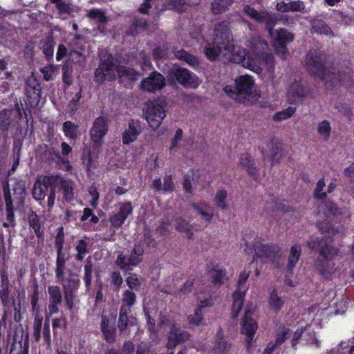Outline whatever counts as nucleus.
<instances>
[{
  "mask_svg": "<svg viewBox=\"0 0 354 354\" xmlns=\"http://www.w3.org/2000/svg\"><path fill=\"white\" fill-rule=\"evenodd\" d=\"M306 245L312 250L319 249V257L315 261V267L322 276L328 278L335 270V264L331 261L337 254L338 250L319 237H311Z\"/></svg>",
  "mask_w": 354,
  "mask_h": 354,
  "instance_id": "1",
  "label": "nucleus"
},
{
  "mask_svg": "<svg viewBox=\"0 0 354 354\" xmlns=\"http://www.w3.org/2000/svg\"><path fill=\"white\" fill-rule=\"evenodd\" d=\"M223 89L229 97L241 103H253L259 97L254 80L249 75L239 77L234 86H226Z\"/></svg>",
  "mask_w": 354,
  "mask_h": 354,
  "instance_id": "2",
  "label": "nucleus"
},
{
  "mask_svg": "<svg viewBox=\"0 0 354 354\" xmlns=\"http://www.w3.org/2000/svg\"><path fill=\"white\" fill-rule=\"evenodd\" d=\"M59 177L46 176L42 180H37L32 188V196L36 201H42L48 196L47 205L50 211L55 203V186L59 183Z\"/></svg>",
  "mask_w": 354,
  "mask_h": 354,
  "instance_id": "3",
  "label": "nucleus"
},
{
  "mask_svg": "<svg viewBox=\"0 0 354 354\" xmlns=\"http://www.w3.org/2000/svg\"><path fill=\"white\" fill-rule=\"evenodd\" d=\"M119 69L120 66L111 55H104L95 71V82L102 84L106 80H114L118 75Z\"/></svg>",
  "mask_w": 354,
  "mask_h": 354,
  "instance_id": "4",
  "label": "nucleus"
},
{
  "mask_svg": "<svg viewBox=\"0 0 354 354\" xmlns=\"http://www.w3.org/2000/svg\"><path fill=\"white\" fill-rule=\"evenodd\" d=\"M207 57L212 61L216 60L219 56L223 57L225 59L231 62L240 64L243 62L245 59V51L239 48L236 52L230 50L229 57L225 55L224 48L222 45L215 44L214 41L207 44L204 48Z\"/></svg>",
  "mask_w": 354,
  "mask_h": 354,
  "instance_id": "5",
  "label": "nucleus"
},
{
  "mask_svg": "<svg viewBox=\"0 0 354 354\" xmlns=\"http://www.w3.org/2000/svg\"><path fill=\"white\" fill-rule=\"evenodd\" d=\"M228 26L227 21H222L217 24L214 28L213 41L215 44L223 46L225 55L229 57L230 50H237L232 42V35Z\"/></svg>",
  "mask_w": 354,
  "mask_h": 354,
  "instance_id": "6",
  "label": "nucleus"
},
{
  "mask_svg": "<svg viewBox=\"0 0 354 354\" xmlns=\"http://www.w3.org/2000/svg\"><path fill=\"white\" fill-rule=\"evenodd\" d=\"M143 254V247L141 245H136L129 255L120 254L117 257L115 263L121 270L131 271L133 269V267L142 261Z\"/></svg>",
  "mask_w": 354,
  "mask_h": 354,
  "instance_id": "7",
  "label": "nucleus"
},
{
  "mask_svg": "<svg viewBox=\"0 0 354 354\" xmlns=\"http://www.w3.org/2000/svg\"><path fill=\"white\" fill-rule=\"evenodd\" d=\"M255 255L252 261L255 258H259L263 262L272 261L274 262L279 259L281 255V249L274 244H262L257 242L254 245Z\"/></svg>",
  "mask_w": 354,
  "mask_h": 354,
  "instance_id": "8",
  "label": "nucleus"
},
{
  "mask_svg": "<svg viewBox=\"0 0 354 354\" xmlns=\"http://www.w3.org/2000/svg\"><path fill=\"white\" fill-rule=\"evenodd\" d=\"M164 102L153 101L149 103L145 111V118L153 129H156L165 117Z\"/></svg>",
  "mask_w": 354,
  "mask_h": 354,
  "instance_id": "9",
  "label": "nucleus"
},
{
  "mask_svg": "<svg viewBox=\"0 0 354 354\" xmlns=\"http://www.w3.org/2000/svg\"><path fill=\"white\" fill-rule=\"evenodd\" d=\"M243 12L256 22L264 24L266 30L268 27L274 26L279 21L277 14L266 10L258 11L249 5L244 6Z\"/></svg>",
  "mask_w": 354,
  "mask_h": 354,
  "instance_id": "10",
  "label": "nucleus"
},
{
  "mask_svg": "<svg viewBox=\"0 0 354 354\" xmlns=\"http://www.w3.org/2000/svg\"><path fill=\"white\" fill-rule=\"evenodd\" d=\"M306 66L311 75L321 78L325 72L324 56L315 50L310 51L306 56Z\"/></svg>",
  "mask_w": 354,
  "mask_h": 354,
  "instance_id": "11",
  "label": "nucleus"
},
{
  "mask_svg": "<svg viewBox=\"0 0 354 354\" xmlns=\"http://www.w3.org/2000/svg\"><path fill=\"white\" fill-rule=\"evenodd\" d=\"M321 79L324 80L328 88H332L351 82L353 75L349 73H342L339 68H334L324 72Z\"/></svg>",
  "mask_w": 354,
  "mask_h": 354,
  "instance_id": "12",
  "label": "nucleus"
},
{
  "mask_svg": "<svg viewBox=\"0 0 354 354\" xmlns=\"http://www.w3.org/2000/svg\"><path fill=\"white\" fill-rule=\"evenodd\" d=\"M108 131L107 120L103 117L96 118L90 130L91 139L93 142V149H97L103 144V138Z\"/></svg>",
  "mask_w": 354,
  "mask_h": 354,
  "instance_id": "13",
  "label": "nucleus"
},
{
  "mask_svg": "<svg viewBox=\"0 0 354 354\" xmlns=\"http://www.w3.org/2000/svg\"><path fill=\"white\" fill-rule=\"evenodd\" d=\"M169 75L183 86L196 88L199 85L197 77L185 68H173Z\"/></svg>",
  "mask_w": 354,
  "mask_h": 354,
  "instance_id": "14",
  "label": "nucleus"
},
{
  "mask_svg": "<svg viewBox=\"0 0 354 354\" xmlns=\"http://www.w3.org/2000/svg\"><path fill=\"white\" fill-rule=\"evenodd\" d=\"M252 315L253 310L250 308L246 309L241 328L242 333L246 335L245 342L248 349H249L252 346V341L258 328L257 323L252 318Z\"/></svg>",
  "mask_w": 354,
  "mask_h": 354,
  "instance_id": "15",
  "label": "nucleus"
},
{
  "mask_svg": "<svg viewBox=\"0 0 354 354\" xmlns=\"http://www.w3.org/2000/svg\"><path fill=\"white\" fill-rule=\"evenodd\" d=\"M169 325L167 348L168 350H173L178 344L187 341L189 338V334L174 322L169 323Z\"/></svg>",
  "mask_w": 354,
  "mask_h": 354,
  "instance_id": "16",
  "label": "nucleus"
},
{
  "mask_svg": "<svg viewBox=\"0 0 354 354\" xmlns=\"http://www.w3.org/2000/svg\"><path fill=\"white\" fill-rule=\"evenodd\" d=\"M166 85L165 79L157 71L151 72L149 77L143 79L141 89L147 92H156L162 89Z\"/></svg>",
  "mask_w": 354,
  "mask_h": 354,
  "instance_id": "17",
  "label": "nucleus"
},
{
  "mask_svg": "<svg viewBox=\"0 0 354 354\" xmlns=\"http://www.w3.org/2000/svg\"><path fill=\"white\" fill-rule=\"evenodd\" d=\"M310 89L298 82H293L288 90V97L291 103L297 104L300 102L303 98L308 96Z\"/></svg>",
  "mask_w": 354,
  "mask_h": 354,
  "instance_id": "18",
  "label": "nucleus"
},
{
  "mask_svg": "<svg viewBox=\"0 0 354 354\" xmlns=\"http://www.w3.org/2000/svg\"><path fill=\"white\" fill-rule=\"evenodd\" d=\"M26 93L30 104L37 105L41 98V86L35 77H30L26 80Z\"/></svg>",
  "mask_w": 354,
  "mask_h": 354,
  "instance_id": "19",
  "label": "nucleus"
},
{
  "mask_svg": "<svg viewBox=\"0 0 354 354\" xmlns=\"http://www.w3.org/2000/svg\"><path fill=\"white\" fill-rule=\"evenodd\" d=\"M13 197L12 198L15 208L22 211L24 206V200L26 196L25 182L19 180L16 182L12 188Z\"/></svg>",
  "mask_w": 354,
  "mask_h": 354,
  "instance_id": "20",
  "label": "nucleus"
},
{
  "mask_svg": "<svg viewBox=\"0 0 354 354\" xmlns=\"http://www.w3.org/2000/svg\"><path fill=\"white\" fill-rule=\"evenodd\" d=\"M131 212L132 206L130 203L122 204L118 213L113 214L109 218L111 226L113 227H120Z\"/></svg>",
  "mask_w": 354,
  "mask_h": 354,
  "instance_id": "21",
  "label": "nucleus"
},
{
  "mask_svg": "<svg viewBox=\"0 0 354 354\" xmlns=\"http://www.w3.org/2000/svg\"><path fill=\"white\" fill-rule=\"evenodd\" d=\"M274 26H270L267 28L270 37L274 40V44H286L293 40V35L284 28L274 30Z\"/></svg>",
  "mask_w": 354,
  "mask_h": 354,
  "instance_id": "22",
  "label": "nucleus"
},
{
  "mask_svg": "<svg viewBox=\"0 0 354 354\" xmlns=\"http://www.w3.org/2000/svg\"><path fill=\"white\" fill-rule=\"evenodd\" d=\"M140 133L141 127L140 123L138 121L131 120L129 123L128 129L122 133L123 143L128 145L133 142Z\"/></svg>",
  "mask_w": 354,
  "mask_h": 354,
  "instance_id": "23",
  "label": "nucleus"
},
{
  "mask_svg": "<svg viewBox=\"0 0 354 354\" xmlns=\"http://www.w3.org/2000/svg\"><path fill=\"white\" fill-rule=\"evenodd\" d=\"M317 227L321 234L326 239H329L337 234L343 232L344 227L342 225L335 226L327 221L317 223Z\"/></svg>",
  "mask_w": 354,
  "mask_h": 354,
  "instance_id": "24",
  "label": "nucleus"
},
{
  "mask_svg": "<svg viewBox=\"0 0 354 354\" xmlns=\"http://www.w3.org/2000/svg\"><path fill=\"white\" fill-rule=\"evenodd\" d=\"M231 348V344L224 337L221 329L217 333L214 346V354H227Z\"/></svg>",
  "mask_w": 354,
  "mask_h": 354,
  "instance_id": "25",
  "label": "nucleus"
},
{
  "mask_svg": "<svg viewBox=\"0 0 354 354\" xmlns=\"http://www.w3.org/2000/svg\"><path fill=\"white\" fill-rule=\"evenodd\" d=\"M1 288L0 290V299L1 303L4 307H8L10 304L9 295V280L8 277V274L5 270H1Z\"/></svg>",
  "mask_w": 354,
  "mask_h": 354,
  "instance_id": "26",
  "label": "nucleus"
},
{
  "mask_svg": "<svg viewBox=\"0 0 354 354\" xmlns=\"http://www.w3.org/2000/svg\"><path fill=\"white\" fill-rule=\"evenodd\" d=\"M3 189L6 207V212H7L6 221H10L11 223H15L14 211L15 210L17 211L18 209H17L14 207L12 200V196H11L10 192L9 189V185L8 183H4Z\"/></svg>",
  "mask_w": 354,
  "mask_h": 354,
  "instance_id": "27",
  "label": "nucleus"
},
{
  "mask_svg": "<svg viewBox=\"0 0 354 354\" xmlns=\"http://www.w3.org/2000/svg\"><path fill=\"white\" fill-rule=\"evenodd\" d=\"M100 327L106 341L109 343L114 342L116 337V329L113 326L109 324V319L106 316H102Z\"/></svg>",
  "mask_w": 354,
  "mask_h": 354,
  "instance_id": "28",
  "label": "nucleus"
},
{
  "mask_svg": "<svg viewBox=\"0 0 354 354\" xmlns=\"http://www.w3.org/2000/svg\"><path fill=\"white\" fill-rule=\"evenodd\" d=\"M248 46L257 55H263L266 53L268 46L266 41L260 37L252 38L248 41Z\"/></svg>",
  "mask_w": 354,
  "mask_h": 354,
  "instance_id": "29",
  "label": "nucleus"
},
{
  "mask_svg": "<svg viewBox=\"0 0 354 354\" xmlns=\"http://www.w3.org/2000/svg\"><path fill=\"white\" fill-rule=\"evenodd\" d=\"M239 165L247 170L248 174L252 177L257 175V169L254 166V160L251 159L249 153H242L239 158Z\"/></svg>",
  "mask_w": 354,
  "mask_h": 354,
  "instance_id": "30",
  "label": "nucleus"
},
{
  "mask_svg": "<svg viewBox=\"0 0 354 354\" xmlns=\"http://www.w3.org/2000/svg\"><path fill=\"white\" fill-rule=\"evenodd\" d=\"M310 30L312 32L334 37L330 28L323 20L319 19H314L311 21Z\"/></svg>",
  "mask_w": 354,
  "mask_h": 354,
  "instance_id": "31",
  "label": "nucleus"
},
{
  "mask_svg": "<svg viewBox=\"0 0 354 354\" xmlns=\"http://www.w3.org/2000/svg\"><path fill=\"white\" fill-rule=\"evenodd\" d=\"M60 185V191L63 194V200L66 202H71L74 197L73 188L72 183L69 180L63 179L59 177V183Z\"/></svg>",
  "mask_w": 354,
  "mask_h": 354,
  "instance_id": "32",
  "label": "nucleus"
},
{
  "mask_svg": "<svg viewBox=\"0 0 354 354\" xmlns=\"http://www.w3.org/2000/svg\"><path fill=\"white\" fill-rule=\"evenodd\" d=\"M319 214L322 213L327 218L335 217L341 214V210L331 201H326L319 206Z\"/></svg>",
  "mask_w": 354,
  "mask_h": 354,
  "instance_id": "33",
  "label": "nucleus"
},
{
  "mask_svg": "<svg viewBox=\"0 0 354 354\" xmlns=\"http://www.w3.org/2000/svg\"><path fill=\"white\" fill-rule=\"evenodd\" d=\"M66 259L63 251H57L56 259V277L59 280H63L64 276V270L66 269Z\"/></svg>",
  "mask_w": 354,
  "mask_h": 354,
  "instance_id": "34",
  "label": "nucleus"
},
{
  "mask_svg": "<svg viewBox=\"0 0 354 354\" xmlns=\"http://www.w3.org/2000/svg\"><path fill=\"white\" fill-rule=\"evenodd\" d=\"M174 54L177 59L185 61L190 66H196L198 65V61L197 58L195 56L188 53L183 49L178 50L174 48Z\"/></svg>",
  "mask_w": 354,
  "mask_h": 354,
  "instance_id": "35",
  "label": "nucleus"
},
{
  "mask_svg": "<svg viewBox=\"0 0 354 354\" xmlns=\"http://www.w3.org/2000/svg\"><path fill=\"white\" fill-rule=\"evenodd\" d=\"M174 54L177 59L185 61L190 66H196L198 65V61L197 58L195 56L188 53L183 49L178 50L174 48Z\"/></svg>",
  "mask_w": 354,
  "mask_h": 354,
  "instance_id": "36",
  "label": "nucleus"
},
{
  "mask_svg": "<svg viewBox=\"0 0 354 354\" xmlns=\"http://www.w3.org/2000/svg\"><path fill=\"white\" fill-rule=\"evenodd\" d=\"M234 301L232 306V316L234 318L238 317L239 312L241 311L243 301H244V294L240 291H236L233 295Z\"/></svg>",
  "mask_w": 354,
  "mask_h": 354,
  "instance_id": "37",
  "label": "nucleus"
},
{
  "mask_svg": "<svg viewBox=\"0 0 354 354\" xmlns=\"http://www.w3.org/2000/svg\"><path fill=\"white\" fill-rule=\"evenodd\" d=\"M93 268V264L92 263V257L89 256L86 259L84 265V274L83 280L85 283L87 290H89L91 288Z\"/></svg>",
  "mask_w": 354,
  "mask_h": 354,
  "instance_id": "38",
  "label": "nucleus"
},
{
  "mask_svg": "<svg viewBox=\"0 0 354 354\" xmlns=\"http://www.w3.org/2000/svg\"><path fill=\"white\" fill-rule=\"evenodd\" d=\"M301 253V246L299 245H294L292 246L288 258V270H292L297 263Z\"/></svg>",
  "mask_w": 354,
  "mask_h": 354,
  "instance_id": "39",
  "label": "nucleus"
},
{
  "mask_svg": "<svg viewBox=\"0 0 354 354\" xmlns=\"http://www.w3.org/2000/svg\"><path fill=\"white\" fill-rule=\"evenodd\" d=\"M234 0H213L212 11L214 15L225 12Z\"/></svg>",
  "mask_w": 354,
  "mask_h": 354,
  "instance_id": "40",
  "label": "nucleus"
},
{
  "mask_svg": "<svg viewBox=\"0 0 354 354\" xmlns=\"http://www.w3.org/2000/svg\"><path fill=\"white\" fill-rule=\"evenodd\" d=\"M131 310L126 308L124 306H120L119 318L118 322V328L121 333H123L127 329L129 322V314L131 313Z\"/></svg>",
  "mask_w": 354,
  "mask_h": 354,
  "instance_id": "41",
  "label": "nucleus"
},
{
  "mask_svg": "<svg viewBox=\"0 0 354 354\" xmlns=\"http://www.w3.org/2000/svg\"><path fill=\"white\" fill-rule=\"evenodd\" d=\"M29 225L33 229L36 236L41 237L43 232L41 230V222L38 215L33 211H32L28 216Z\"/></svg>",
  "mask_w": 354,
  "mask_h": 354,
  "instance_id": "42",
  "label": "nucleus"
},
{
  "mask_svg": "<svg viewBox=\"0 0 354 354\" xmlns=\"http://www.w3.org/2000/svg\"><path fill=\"white\" fill-rule=\"evenodd\" d=\"M80 281L77 276L73 273L69 275L66 281V283L63 284V288L66 292H75L80 287Z\"/></svg>",
  "mask_w": 354,
  "mask_h": 354,
  "instance_id": "43",
  "label": "nucleus"
},
{
  "mask_svg": "<svg viewBox=\"0 0 354 354\" xmlns=\"http://www.w3.org/2000/svg\"><path fill=\"white\" fill-rule=\"evenodd\" d=\"M186 5V0H165L164 6L166 9L174 10L180 12L185 10Z\"/></svg>",
  "mask_w": 354,
  "mask_h": 354,
  "instance_id": "44",
  "label": "nucleus"
},
{
  "mask_svg": "<svg viewBox=\"0 0 354 354\" xmlns=\"http://www.w3.org/2000/svg\"><path fill=\"white\" fill-rule=\"evenodd\" d=\"M82 159L84 165L86 167V171H88V173H90L92 169L94 168L95 166L94 164V160L91 156V152L89 147H85L84 148Z\"/></svg>",
  "mask_w": 354,
  "mask_h": 354,
  "instance_id": "45",
  "label": "nucleus"
},
{
  "mask_svg": "<svg viewBox=\"0 0 354 354\" xmlns=\"http://www.w3.org/2000/svg\"><path fill=\"white\" fill-rule=\"evenodd\" d=\"M335 109L343 117L351 122L353 117V112L350 106L345 103L337 102L335 104Z\"/></svg>",
  "mask_w": 354,
  "mask_h": 354,
  "instance_id": "46",
  "label": "nucleus"
},
{
  "mask_svg": "<svg viewBox=\"0 0 354 354\" xmlns=\"http://www.w3.org/2000/svg\"><path fill=\"white\" fill-rule=\"evenodd\" d=\"M149 26L148 22L144 19L135 18L133 22V27L129 30V34L134 35L140 31H144Z\"/></svg>",
  "mask_w": 354,
  "mask_h": 354,
  "instance_id": "47",
  "label": "nucleus"
},
{
  "mask_svg": "<svg viewBox=\"0 0 354 354\" xmlns=\"http://www.w3.org/2000/svg\"><path fill=\"white\" fill-rule=\"evenodd\" d=\"M75 250L77 252L75 254L76 260L82 261L85 255L89 252L88 243L84 240H79L75 246Z\"/></svg>",
  "mask_w": 354,
  "mask_h": 354,
  "instance_id": "48",
  "label": "nucleus"
},
{
  "mask_svg": "<svg viewBox=\"0 0 354 354\" xmlns=\"http://www.w3.org/2000/svg\"><path fill=\"white\" fill-rule=\"evenodd\" d=\"M63 131L66 137L75 139L77 136L78 126L71 121H66L63 124Z\"/></svg>",
  "mask_w": 354,
  "mask_h": 354,
  "instance_id": "49",
  "label": "nucleus"
},
{
  "mask_svg": "<svg viewBox=\"0 0 354 354\" xmlns=\"http://www.w3.org/2000/svg\"><path fill=\"white\" fill-rule=\"evenodd\" d=\"M136 301V294L131 290H127L122 296L121 306H124L126 308L131 310V307L134 305Z\"/></svg>",
  "mask_w": 354,
  "mask_h": 354,
  "instance_id": "50",
  "label": "nucleus"
},
{
  "mask_svg": "<svg viewBox=\"0 0 354 354\" xmlns=\"http://www.w3.org/2000/svg\"><path fill=\"white\" fill-rule=\"evenodd\" d=\"M48 292L50 296V302L61 303L62 301V295L60 288L57 286H50L48 288Z\"/></svg>",
  "mask_w": 354,
  "mask_h": 354,
  "instance_id": "51",
  "label": "nucleus"
},
{
  "mask_svg": "<svg viewBox=\"0 0 354 354\" xmlns=\"http://www.w3.org/2000/svg\"><path fill=\"white\" fill-rule=\"evenodd\" d=\"M227 194V191L225 189L219 190L214 198V203L217 207L221 208V209H226L228 207L226 203V198Z\"/></svg>",
  "mask_w": 354,
  "mask_h": 354,
  "instance_id": "52",
  "label": "nucleus"
},
{
  "mask_svg": "<svg viewBox=\"0 0 354 354\" xmlns=\"http://www.w3.org/2000/svg\"><path fill=\"white\" fill-rule=\"evenodd\" d=\"M176 229L178 230L180 232H184L189 234V238L191 239L192 237L193 233H192V227L189 223L188 221L183 219V218H178L176 220Z\"/></svg>",
  "mask_w": 354,
  "mask_h": 354,
  "instance_id": "53",
  "label": "nucleus"
},
{
  "mask_svg": "<svg viewBox=\"0 0 354 354\" xmlns=\"http://www.w3.org/2000/svg\"><path fill=\"white\" fill-rule=\"evenodd\" d=\"M10 116L11 111L4 109L0 112V129L3 131H6L8 129L10 125Z\"/></svg>",
  "mask_w": 354,
  "mask_h": 354,
  "instance_id": "54",
  "label": "nucleus"
},
{
  "mask_svg": "<svg viewBox=\"0 0 354 354\" xmlns=\"http://www.w3.org/2000/svg\"><path fill=\"white\" fill-rule=\"evenodd\" d=\"M118 76L120 77H127L132 81H136L140 75L133 68L120 66Z\"/></svg>",
  "mask_w": 354,
  "mask_h": 354,
  "instance_id": "55",
  "label": "nucleus"
},
{
  "mask_svg": "<svg viewBox=\"0 0 354 354\" xmlns=\"http://www.w3.org/2000/svg\"><path fill=\"white\" fill-rule=\"evenodd\" d=\"M212 277V281L214 284L221 285L224 283L226 272L221 269L212 270L209 272Z\"/></svg>",
  "mask_w": 354,
  "mask_h": 354,
  "instance_id": "56",
  "label": "nucleus"
},
{
  "mask_svg": "<svg viewBox=\"0 0 354 354\" xmlns=\"http://www.w3.org/2000/svg\"><path fill=\"white\" fill-rule=\"evenodd\" d=\"M269 304L272 310L278 311L281 308L283 301L277 295V292L273 290L269 297Z\"/></svg>",
  "mask_w": 354,
  "mask_h": 354,
  "instance_id": "57",
  "label": "nucleus"
},
{
  "mask_svg": "<svg viewBox=\"0 0 354 354\" xmlns=\"http://www.w3.org/2000/svg\"><path fill=\"white\" fill-rule=\"evenodd\" d=\"M202 306L196 308L194 313L188 316L189 324L199 326L203 324V313L202 312Z\"/></svg>",
  "mask_w": 354,
  "mask_h": 354,
  "instance_id": "58",
  "label": "nucleus"
},
{
  "mask_svg": "<svg viewBox=\"0 0 354 354\" xmlns=\"http://www.w3.org/2000/svg\"><path fill=\"white\" fill-rule=\"evenodd\" d=\"M88 17L97 20L99 23L104 24L106 21V17L104 11L100 9L93 8L88 11Z\"/></svg>",
  "mask_w": 354,
  "mask_h": 354,
  "instance_id": "59",
  "label": "nucleus"
},
{
  "mask_svg": "<svg viewBox=\"0 0 354 354\" xmlns=\"http://www.w3.org/2000/svg\"><path fill=\"white\" fill-rule=\"evenodd\" d=\"M193 207L195 212L201 216L203 219L206 221L207 223H210L213 217V212L211 209L205 210L196 204L193 205Z\"/></svg>",
  "mask_w": 354,
  "mask_h": 354,
  "instance_id": "60",
  "label": "nucleus"
},
{
  "mask_svg": "<svg viewBox=\"0 0 354 354\" xmlns=\"http://www.w3.org/2000/svg\"><path fill=\"white\" fill-rule=\"evenodd\" d=\"M317 131L322 136L328 138L331 131L330 123L327 120L321 122L318 124Z\"/></svg>",
  "mask_w": 354,
  "mask_h": 354,
  "instance_id": "61",
  "label": "nucleus"
},
{
  "mask_svg": "<svg viewBox=\"0 0 354 354\" xmlns=\"http://www.w3.org/2000/svg\"><path fill=\"white\" fill-rule=\"evenodd\" d=\"M55 7L58 10L60 17L64 15H71L73 12V8L71 7V5L64 1L57 4Z\"/></svg>",
  "mask_w": 354,
  "mask_h": 354,
  "instance_id": "62",
  "label": "nucleus"
},
{
  "mask_svg": "<svg viewBox=\"0 0 354 354\" xmlns=\"http://www.w3.org/2000/svg\"><path fill=\"white\" fill-rule=\"evenodd\" d=\"M43 52L47 57H51L53 55V39L52 37H47L43 41Z\"/></svg>",
  "mask_w": 354,
  "mask_h": 354,
  "instance_id": "63",
  "label": "nucleus"
},
{
  "mask_svg": "<svg viewBox=\"0 0 354 354\" xmlns=\"http://www.w3.org/2000/svg\"><path fill=\"white\" fill-rule=\"evenodd\" d=\"M295 110H296L295 107L290 106L287 109H286L283 111L277 113L274 115V119L276 121H281L283 120H286V119L290 118L293 115V113L295 112Z\"/></svg>",
  "mask_w": 354,
  "mask_h": 354,
  "instance_id": "64",
  "label": "nucleus"
}]
</instances>
